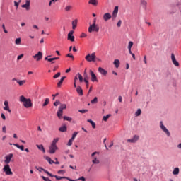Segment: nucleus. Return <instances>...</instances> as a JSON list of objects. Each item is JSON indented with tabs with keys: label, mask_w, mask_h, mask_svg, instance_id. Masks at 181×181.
I'll list each match as a JSON object with an SVG mask.
<instances>
[{
	"label": "nucleus",
	"mask_w": 181,
	"mask_h": 181,
	"mask_svg": "<svg viewBox=\"0 0 181 181\" xmlns=\"http://www.w3.org/2000/svg\"><path fill=\"white\" fill-rule=\"evenodd\" d=\"M141 113H142V111L141 110V109H138L135 113V115L136 117H139V115H141Z\"/></svg>",
	"instance_id": "e433bc0d"
},
{
	"label": "nucleus",
	"mask_w": 181,
	"mask_h": 181,
	"mask_svg": "<svg viewBox=\"0 0 181 181\" xmlns=\"http://www.w3.org/2000/svg\"><path fill=\"white\" fill-rule=\"evenodd\" d=\"M25 5L28 7L30 6V0H26Z\"/></svg>",
	"instance_id": "4d7b16f0"
},
{
	"label": "nucleus",
	"mask_w": 181,
	"mask_h": 181,
	"mask_svg": "<svg viewBox=\"0 0 181 181\" xmlns=\"http://www.w3.org/2000/svg\"><path fill=\"white\" fill-rule=\"evenodd\" d=\"M33 57L36 60V62H40V60H42V59L43 58V53L40 51L37 52V54L33 56Z\"/></svg>",
	"instance_id": "423d86ee"
},
{
	"label": "nucleus",
	"mask_w": 181,
	"mask_h": 181,
	"mask_svg": "<svg viewBox=\"0 0 181 181\" xmlns=\"http://www.w3.org/2000/svg\"><path fill=\"white\" fill-rule=\"evenodd\" d=\"M98 71L99 73H100V74H102L103 76H107V73H108V71H107L105 69H104L102 67H99L98 68Z\"/></svg>",
	"instance_id": "6ab92c4d"
},
{
	"label": "nucleus",
	"mask_w": 181,
	"mask_h": 181,
	"mask_svg": "<svg viewBox=\"0 0 181 181\" xmlns=\"http://www.w3.org/2000/svg\"><path fill=\"white\" fill-rule=\"evenodd\" d=\"M64 173H66V171H64V170H60L58 171L59 175H62V174H64Z\"/></svg>",
	"instance_id": "6e6d98bb"
},
{
	"label": "nucleus",
	"mask_w": 181,
	"mask_h": 181,
	"mask_svg": "<svg viewBox=\"0 0 181 181\" xmlns=\"http://www.w3.org/2000/svg\"><path fill=\"white\" fill-rule=\"evenodd\" d=\"M95 155H98V152L95 151L91 154V157H92V163H93V165H98V163H100V160L97 159V157H95Z\"/></svg>",
	"instance_id": "39448f33"
},
{
	"label": "nucleus",
	"mask_w": 181,
	"mask_h": 181,
	"mask_svg": "<svg viewBox=\"0 0 181 181\" xmlns=\"http://www.w3.org/2000/svg\"><path fill=\"white\" fill-rule=\"evenodd\" d=\"M76 92L79 95L81 96L83 95V88H81V86H78L76 87Z\"/></svg>",
	"instance_id": "aec40b11"
},
{
	"label": "nucleus",
	"mask_w": 181,
	"mask_h": 181,
	"mask_svg": "<svg viewBox=\"0 0 181 181\" xmlns=\"http://www.w3.org/2000/svg\"><path fill=\"white\" fill-rule=\"evenodd\" d=\"M132 46H134V42H132V41H129V45H128V49H132Z\"/></svg>",
	"instance_id": "a18cd8bd"
},
{
	"label": "nucleus",
	"mask_w": 181,
	"mask_h": 181,
	"mask_svg": "<svg viewBox=\"0 0 181 181\" xmlns=\"http://www.w3.org/2000/svg\"><path fill=\"white\" fill-rule=\"evenodd\" d=\"M15 43L16 45H21V38L16 39Z\"/></svg>",
	"instance_id": "09e8293b"
},
{
	"label": "nucleus",
	"mask_w": 181,
	"mask_h": 181,
	"mask_svg": "<svg viewBox=\"0 0 181 181\" xmlns=\"http://www.w3.org/2000/svg\"><path fill=\"white\" fill-rule=\"evenodd\" d=\"M64 121H69L70 122V121H72L73 119L70 117L64 116Z\"/></svg>",
	"instance_id": "79ce46f5"
},
{
	"label": "nucleus",
	"mask_w": 181,
	"mask_h": 181,
	"mask_svg": "<svg viewBox=\"0 0 181 181\" xmlns=\"http://www.w3.org/2000/svg\"><path fill=\"white\" fill-rule=\"evenodd\" d=\"M21 7L25 8L27 9V11H29V7H28V6H27V4H23V5L21 6Z\"/></svg>",
	"instance_id": "052dcab7"
},
{
	"label": "nucleus",
	"mask_w": 181,
	"mask_h": 181,
	"mask_svg": "<svg viewBox=\"0 0 181 181\" xmlns=\"http://www.w3.org/2000/svg\"><path fill=\"white\" fill-rule=\"evenodd\" d=\"M77 76H78V77L79 78L80 83H83V76H81V74L78 73Z\"/></svg>",
	"instance_id": "ea45409f"
},
{
	"label": "nucleus",
	"mask_w": 181,
	"mask_h": 181,
	"mask_svg": "<svg viewBox=\"0 0 181 181\" xmlns=\"http://www.w3.org/2000/svg\"><path fill=\"white\" fill-rule=\"evenodd\" d=\"M2 28L4 32V33H8V30L5 28V24H2Z\"/></svg>",
	"instance_id": "864d4df0"
},
{
	"label": "nucleus",
	"mask_w": 181,
	"mask_h": 181,
	"mask_svg": "<svg viewBox=\"0 0 181 181\" xmlns=\"http://www.w3.org/2000/svg\"><path fill=\"white\" fill-rule=\"evenodd\" d=\"M61 74H62L60 72L57 73L55 75H54L53 78H59Z\"/></svg>",
	"instance_id": "de8ad7c7"
},
{
	"label": "nucleus",
	"mask_w": 181,
	"mask_h": 181,
	"mask_svg": "<svg viewBox=\"0 0 181 181\" xmlns=\"http://www.w3.org/2000/svg\"><path fill=\"white\" fill-rule=\"evenodd\" d=\"M46 160L49 162V165H53V163H54V161H53L50 157H46Z\"/></svg>",
	"instance_id": "72a5a7b5"
},
{
	"label": "nucleus",
	"mask_w": 181,
	"mask_h": 181,
	"mask_svg": "<svg viewBox=\"0 0 181 181\" xmlns=\"http://www.w3.org/2000/svg\"><path fill=\"white\" fill-rule=\"evenodd\" d=\"M37 148H38V149L40 151H42L43 152V153H46V150L45 149V147L43 146V145L40 144H37L36 145Z\"/></svg>",
	"instance_id": "412c9836"
},
{
	"label": "nucleus",
	"mask_w": 181,
	"mask_h": 181,
	"mask_svg": "<svg viewBox=\"0 0 181 181\" xmlns=\"http://www.w3.org/2000/svg\"><path fill=\"white\" fill-rule=\"evenodd\" d=\"M147 2L145 0H141V4L143 6V8H144V9H146V5H147Z\"/></svg>",
	"instance_id": "7c9ffc66"
},
{
	"label": "nucleus",
	"mask_w": 181,
	"mask_h": 181,
	"mask_svg": "<svg viewBox=\"0 0 181 181\" xmlns=\"http://www.w3.org/2000/svg\"><path fill=\"white\" fill-rule=\"evenodd\" d=\"M83 81H84V83H86V88H88L89 83H88V80H87V78H83Z\"/></svg>",
	"instance_id": "49530a36"
},
{
	"label": "nucleus",
	"mask_w": 181,
	"mask_h": 181,
	"mask_svg": "<svg viewBox=\"0 0 181 181\" xmlns=\"http://www.w3.org/2000/svg\"><path fill=\"white\" fill-rule=\"evenodd\" d=\"M14 146H16L18 149H21V151H25V146L23 145L20 146L18 144H13Z\"/></svg>",
	"instance_id": "bb28decb"
},
{
	"label": "nucleus",
	"mask_w": 181,
	"mask_h": 181,
	"mask_svg": "<svg viewBox=\"0 0 181 181\" xmlns=\"http://www.w3.org/2000/svg\"><path fill=\"white\" fill-rule=\"evenodd\" d=\"M78 112H81V114H86V112H88V110L87 109L79 110Z\"/></svg>",
	"instance_id": "58836bf2"
},
{
	"label": "nucleus",
	"mask_w": 181,
	"mask_h": 181,
	"mask_svg": "<svg viewBox=\"0 0 181 181\" xmlns=\"http://www.w3.org/2000/svg\"><path fill=\"white\" fill-rule=\"evenodd\" d=\"M12 158H13V154L10 153L7 156H6L5 158V163H11V160L12 159Z\"/></svg>",
	"instance_id": "4468645a"
},
{
	"label": "nucleus",
	"mask_w": 181,
	"mask_h": 181,
	"mask_svg": "<svg viewBox=\"0 0 181 181\" xmlns=\"http://www.w3.org/2000/svg\"><path fill=\"white\" fill-rule=\"evenodd\" d=\"M49 103H50V100L49 98H46L44 103L42 104V107H46V105H49Z\"/></svg>",
	"instance_id": "2f4dec72"
},
{
	"label": "nucleus",
	"mask_w": 181,
	"mask_h": 181,
	"mask_svg": "<svg viewBox=\"0 0 181 181\" xmlns=\"http://www.w3.org/2000/svg\"><path fill=\"white\" fill-rule=\"evenodd\" d=\"M12 81H16V83H18V84L19 86H23V84L26 83V81L25 80L20 81V80H18V79H16L15 78L12 79Z\"/></svg>",
	"instance_id": "dca6fc26"
},
{
	"label": "nucleus",
	"mask_w": 181,
	"mask_h": 181,
	"mask_svg": "<svg viewBox=\"0 0 181 181\" xmlns=\"http://www.w3.org/2000/svg\"><path fill=\"white\" fill-rule=\"evenodd\" d=\"M57 115L59 119H62L63 118V111L58 110Z\"/></svg>",
	"instance_id": "5701e85b"
},
{
	"label": "nucleus",
	"mask_w": 181,
	"mask_h": 181,
	"mask_svg": "<svg viewBox=\"0 0 181 181\" xmlns=\"http://www.w3.org/2000/svg\"><path fill=\"white\" fill-rule=\"evenodd\" d=\"M35 169H37V170H39V172H41V170H45V169H43V168L42 167H39L37 168V166L35 167Z\"/></svg>",
	"instance_id": "680f3d73"
},
{
	"label": "nucleus",
	"mask_w": 181,
	"mask_h": 181,
	"mask_svg": "<svg viewBox=\"0 0 181 181\" xmlns=\"http://www.w3.org/2000/svg\"><path fill=\"white\" fill-rule=\"evenodd\" d=\"M66 57H70L71 59H72L73 60H74V56H73V54H68L66 55Z\"/></svg>",
	"instance_id": "603ef678"
},
{
	"label": "nucleus",
	"mask_w": 181,
	"mask_h": 181,
	"mask_svg": "<svg viewBox=\"0 0 181 181\" xmlns=\"http://www.w3.org/2000/svg\"><path fill=\"white\" fill-rule=\"evenodd\" d=\"M122 23V21L121 20H119L117 23V28H121V24Z\"/></svg>",
	"instance_id": "3c124183"
},
{
	"label": "nucleus",
	"mask_w": 181,
	"mask_h": 181,
	"mask_svg": "<svg viewBox=\"0 0 181 181\" xmlns=\"http://www.w3.org/2000/svg\"><path fill=\"white\" fill-rule=\"evenodd\" d=\"M78 21L77 19H75L72 21V29L74 30L76 28H77V23Z\"/></svg>",
	"instance_id": "4be33fe9"
},
{
	"label": "nucleus",
	"mask_w": 181,
	"mask_h": 181,
	"mask_svg": "<svg viewBox=\"0 0 181 181\" xmlns=\"http://www.w3.org/2000/svg\"><path fill=\"white\" fill-rule=\"evenodd\" d=\"M22 57H23V54H21L18 55V57H17V59L21 60V59H22Z\"/></svg>",
	"instance_id": "0e129e2a"
},
{
	"label": "nucleus",
	"mask_w": 181,
	"mask_h": 181,
	"mask_svg": "<svg viewBox=\"0 0 181 181\" xmlns=\"http://www.w3.org/2000/svg\"><path fill=\"white\" fill-rule=\"evenodd\" d=\"M73 141H74V140L72 139H70L69 140L68 144H67L68 146H71L73 145Z\"/></svg>",
	"instance_id": "c03bdc74"
},
{
	"label": "nucleus",
	"mask_w": 181,
	"mask_h": 181,
	"mask_svg": "<svg viewBox=\"0 0 181 181\" xmlns=\"http://www.w3.org/2000/svg\"><path fill=\"white\" fill-rule=\"evenodd\" d=\"M111 117V114H108L106 116H103V121L107 122L108 120V118Z\"/></svg>",
	"instance_id": "f704fd0d"
},
{
	"label": "nucleus",
	"mask_w": 181,
	"mask_h": 181,
	"mask_svg": "<svg viewBox=\"0 0 181 181\" xmlns=\"http://www.w3.org/2000/svg\"><path fill=\"white\" fill-rule=\"evenodd\" d=\"M42 178L44 181H52V180L49 179V177H46L45 176H42Z\"/></svg>",
	"instance_id": "8fccbe9b"
},
{
	"label": "nucleus",
	"mask_w": 181,
	"mask_h": 181,
	"mask_svg": "<svg viewBox=\"0 0 181 181\" xmlns=\"http://www.w3.org/2000/svg\"><path fill=\"white\" fill-rule=\"evenodd\" d=\"M113 64L115 66L116 69H118V67H119V64H121L119 59H115Z\"/></svg>",
	"instance_id": "393cba45"
},
{
	"label": "nucleus",
	"mask_w": 181,
	"mask_h": 181,
	"mask_svg": "<svg viewBox=\"0 0 181 181\" xmlns=\"http://www.w3.org/2000/svg\"><path fill=\"white\" fill-rule=\"evenodd\" d=\"M20 101L21 103H23L25 108H30L33 105L32 100L30 98L27 99L23 95L20 96Z\"/></svg>",
	"instance_id": "f257e3e1"
},
{
	"label": "nucleus",
	"mask_w": 181,
	"mask_h": 181,
	"mask_svg": "<svg viewBox=\"0 0 181 181\" xmlns=\"http://www.w3.org/2000/svg\"><path fill=\"white\" fill-rule=\"evenodd\" d=\"M87 122H89V124H90L92 125V128H93V129H95V122H94L91 119H88Z\"/></svg>",
	"instance_id": "c756f323"
},
{
	"label": "nucleus",
	"mask_w": 181,
	"mask_h": 181,
	"mask_svg": "<svg viewBox=\"0 0 181 181\" xmlns=\"http://www.w3.org/2000/svg\"><path fill=\"white\" fill-rule=\"evenodd\" d=\"M117 15H118V6H116L112 12V20L114 21L117 18Z\"/></svg>",
	"instance_id": "ddd939ff"
},
{
	"label": "nucleus",
	"mask_w": 181,
	"mask_h": 181,
	"mask_svg": "<svg viewBox=\"0 0 181 181\" xmlns=\"http://www.w3.org/2000/svg\"><path fill=\"white\" fill-rule=\"evenodd\" d=\"M111 18H112V16H111L110 13H106L103 15V20L105 21V22L110 21Z\"/></svg>",
	"instance_id": "f8f14e48"
},
{
	"label": "nucleus",
	"mask_w": 181,
	"mask_h": 181,
	"mask_svg": "<svg viewBox=\"0 0 181 181\" xmlns=\"http://www.w3.org/2000/svg\"><path fill=\"white\" fill-rule=\"evenodd\" d=\"M66 108H67V105L66 104H62L59 106L58 110H59V111L63 112V110H66Z\"/></svg>",
	"instance_id": "cd10ccee"
},
{
	"label": "nucleus",
	"mask_w": 181,
	"mask_h": 181,
	"mask_svg": "<svg viewBox=\"0 0 181 181\" xmlns=\"http://www.w3.org/2000/svg\"><path fill=\"white\" fill-rule=\"evenodd\" d=\"M54 177L57 180H62V179H66V177H60L57 175H54Z\"/></svg>",
	"instance_id": "a19ab883"
},
{
	"label": "nucleus",
	"mask_w": 181,
	"mask_h": 181,
	"mask_svg": "<svg viewBox=\"0 0 181 181\" xmlns=\"http://www.w3.org/2000/svg\"><path fill=\"white\" fill-rule=\"evenodd\" d=\"M173 173L174 175H179V168H175L174 170L173 171Z\"/></svg>",
	"instance_id": "4c0bfd02"
},
{
	"label": "nucleus",
	"mask_w": 181,
	"mask_h": 181,
	"mask_svg": "<svg viewBox=\"0 0 181 181\" xmlns=\"http://www.w3.org/2000/svg\"><path fill=\"white\" fill-rule=\"evenodd\" d=\"M139 139V136L134 135L132 139H129L127 140V142H131L132 144H135L136 141Z\"/></svg>",
	"instance_id": "2eb2a0df"
},
{
	"label": "nucleus",
	"mask_w": 181,
	"mask_h": 181,
	"mask_svg": "<svg viewBox=\"0 0 181 181\" xmlns=\"http://www.w3.org/2000/svg\"><path fill=\"white\" fill-rule=\"evenodd\" d=\"M85 60H86V62H95V52L86 55L85 57Z\"/></svg>",
	"instance_id": "20e7f679"
},
{
	"label": "nucleus",
	"mask_w": 181,
	"mask_h": 181,
	"mask_svg": "<svg viewBox=\"0 0 181 181\" xmlns=\"http://www.w3.org/2000/svg\"><path fill=\"white\" fill-rule=\"evenodd\" d=\"M66 108H67V105L66 104H62L59 106L58 110H59V111L63 112V110H66Z\"/></svg>",
	"instance_id": "c85d7f7f"
},
{
	"label": "nucleus",
	"mask_w": 181,
	"mask_h": 181,
	"mask_svg": "<svg viewBox=\"0 0 181 181\" xmlns=\"http://www.w3.org/2000/svg\"><path fill=\"white\" fill-rule=\"evenodd\" d=\"M160 128L168 136H170V133L169 132V130H168V129H166L163 124H162V122H160Z\"/></svg>",
	"instance_id": "9b49d317"
},
{
	"label": "nucleus",
	"mask_w": 181,
	"mask_h": 181,
	"mask_svg": "<svg viewBox=\"0 0 181 181\" xmlns=\"http://www.w3.org/2000/svg\"><path fill=\"white\" fill-rule=\"evenodd\" d=\"M60 132H66L67 131V127L66 125L62 126L59 128Z\"/></svg>",
	"instance_id": "b1692460"
},
{
	"label": "nucleus",
	"mask_w": 181,
	"mask_h": 181,
	"mask_svg": "<svg viewBox=\"0 0 181 181\" xmlns=\"http://www.w3.org/2000/svg\"><path fill=\"white\" fill-rule=\"evenodd\" d=\"M1 117L2 119H4V121H5L6 119V117H5V115L4 113H1Z\"/></svg>",
	"instance_id": "e2e57ef3"
},
{
	"label": "nucleus",
	"mask_w": 181,
	"mask_h": 181,
	"mask_svg": "<svg viewBox=\"0 0 181 181\" xmlns=\"http://www.w3.org/2000/svg\"><path fill=\"white\" fill-rule=\"evenodd\" d=\"M71 9H73V6H66L65 7L66 12H69V11H71Z\"/></svg>",
	"instance_id": "c9c22d12"
},
{
	"label": "nucleus",
	"mask_w": 181,
	"mask_h": 181,
	"mask_svg": "<svg viewBox=\"0 0 181 181\" xmlns=\"http://www.w3.org/2000/svg\"><path fill=\"white\" fill-rule=\"evenodd\" d=\"M98 103V98L95 97L92 100H90L91 104H97Z\"/></svg>",
	"instance_id": "473e14b6"
},
{
	"label": "nucleus",
	"mask_w": 181,
	"mask_h": 181,
	"mask_svg": "<svg viewBox=\"0 0 181 181\" xmlns=\"http://www.w3.org/2000/svg\"><path fill=\"white\" fill-rule=\"evenodd\" d=\"M171 60L175 67H179V62L176 60V57H175V54L173 53L171 54Z\"/></svg>",
	"instance_id": "6e6552de"
},
{
	"label": "nucleus",
	"mask_w": 181,
	"mask_h": 181,
	"mask_svg": "<svg viewBox=\"0 0 181 181\" xmlns=\"http://www.w3.org/2000/svg\"><path fill=\"white\" fill-rule=\"evenodd\" d=\"M88 4L93 6H97L98 5V0H89Z\"/></svg>",
	"instance_id": "a211bd4d"
},
{
	"label": "nucleus",
	"mask_w": 181,
	"mask_h": 181,
	"mask_svg": "<svg viewBox=\"0 0 181 181\" xmlns=\"http://www.w3.org/2000/svg\"><path fill=\"white\" fill-rule=\"evenodd\" d=\"M74 33V31L71 30L69 33H68V37L67 39L68 40H70V42H74V35H73V34Z\"/></svg>",
	"instance_id": "1a4fd4ad"
},
{
	"label": "nucleus",
	"mask_w": 181,
	"mask_h": 181,
	"mask_svg": "<svg viewBox=\"0 0 181 181\" xmlns=\"http://www.w3.org/2000/svg\"><path fill=\"white\" fill-rule=\"evenodd\" d=\"M100 27L98 25L91 24L88 28V32L89 33H91L92 32H99Z\"/></svg>",
	"instance_id": "7ed1b4c3"
},
{
	"label": "nucleus",
	"mask_w": 181,
	"mask_h": 181,
	"mask_svg": "<svg viewBox=\"0 0 181 181\" xmlns=\"http://www.w3.org/2000/svg\"><path fill=\"white\" fill-rule=\"evenodd\" d=\"M81 38H83V37H87V34L84 33H82L81 36H80Z\"/></svg>",
	"instance_id": "13d9d810"
},
{
	"label": "nucleus",
	"mask_w": 181,
	"mask_h": 181,
	"mask_svg": "<svg viewBox=\"0 0 181 181\" xmlns=\"http://www.w3.org/2000/svg\"><path fill=\"white\" fill-rule=\"evenodd\" d=\"M59 142V139H54L52 143L49 146V153L53 154L57 151V144Z\"/></svg>",
	"instance_id": "f03ea898"
},
{
	"label": "nucleus",
	"mask_w": 181,
	"mask_h": 181,
	"mask_svg": "<svg viewBox=\"0 0 181 181\" xmlns=\"http://www.w3.org/2000/svg\"><path fill=\"white\" fill-rule=\"evenodd\" d=\"M4 105H5V107H4V110H5V111H8V112H11V109H9V103H8V101L7 100H5L4 101Z\"/></svg>",
	"instance_id": "f3484780"
},
{
	"label": "nucleus",
	"mask_w": 181,
	"mask_h": 181,
	"mask_svg": "<svg viewBox=\"0 0 181 181\" xmlns=\"http://www.w3.org/2000/svg\"><path fill=\"white\" fill-rule=\"evenodd\" d=\"M65 79H66V76H63L62 78H61L60 81L57 83V86L61 87L62 84H63V81H64Z\"/></svg>",
	"instance_id": "a878e982"
},
{
	"label": "nucleus",
	"mask_w": 181,
	"mask_h": 181,
	"mask_svg": "<svg viewBox=\"0 0 181 181\" xmlns=\"http://www.w3.org/2000/svg\"><path fill=\"white\" fill-rule=\"evenodd\" d=\"M90 74L91 77V81H93V83H95V81H98V79H97V76H95V74H94L93 70H90Z\"/></svg>",
	"instance_id": "9d476101"
},
{
	"label": "nucleus",
	"mask_w": 181,
	"mask_h": 181,
	"mask_svg": "<svg viewBox=\"0 0 181 181\" xmlns=\"http://www.w3.org/2000/svg\"><path fill=\"white\" fill-rule=\"evenodd\" d=\"M14 5L16 6V8H18V6H19V2L14 1Z\"/></svg>",
	"instance_id": "338daca9"
},
{
	"label": "nucleus",
	"mask_w": 181,
	"mask_h": 181,
	"mask_svg": "<svg viewBox=\"0 0 181 181\" xmlns=\"http://www.w3.org/2000/svg\"><path fill=\"white\" fill-rule=\"evenodd\" d=\"M48 62H50L52 63V64H54V63H56V62H54V58H49V59H48Z\"/></svg>",
	"instance_id": "5fc2aeb1"
},
{
	"label": "nucleus",
	"mask_w": 181,
	"mask_h": 181,
	"mask_svg": "<svg viewBox=\"0 0 181 181\" xmlns=\"http://www.w3.org/2000/svg\"><path fill=\"white\" fill-rule=\"evenodd\" d=\"M78 180L86 181V178L84 177H81Z\"/></svg>",
	"instance_id": "774afa93"
},
{
	"label": "nucleus",
	"mask_w": 181,
	"mask_h": 181,
	"mask_svg": "<svg viewBox=\"0 0 181 181\" xmlns=\"http://www.w3.org/2000/svg\"><path fill=\"white\" fill-rule=\"evenodd\" d=\"M59 104H60V101L59 100H57L56 102L54 103V107H57V105H59Z\"/></svg>",
	"instance_id": "bf43d9fd"
},
{
	"label": "nucleus",
	"mask_w": 181,
	"mask_h": 181,
	"mask_svg": "<svg viewBox=\"0 0 181 181\" xmlns=\"http://www.w3.org/2000/svg\"><path fill=\"white\" fill-rule=\"evenodd\" d=\"M2 131L4 134H6V127L4 126L2 128Z\"/></svg>",
	"instance_id": "69168bd1"
},
{
	"label": "nucleus",
	"mask_w": 181,
	"mask_h": 181,
	"mask_svg": "<svg viewBox=\"0 0 181 181\" xmlns=\"http://www.w3.org/2000/svg\"><path fill=\"white\" fill-rule=\"evenodd\" d=\"M77 134H78V132H74V134H72V137L71 138V139H75L76 137L77 136Z\"/></svg>",
	"instance_id": "37998d69"
},
{
	"label": "nucleus",
	"mask_w": 181,
	"mask_h": 181,
	"mask_svg": "<svg viewBox=\"0 0 181 181\" xmlns=\"http://www.w3.org/2000/svg\"><path fill=\"white\" fill-rule=\"evenodd\" d=\"M4 170L6 173V175H13L12 170H11V167L8 164L6 165L4 167Z\"/></svg>",
	"instance_id": "0eeeda50"
}]
</instances>
